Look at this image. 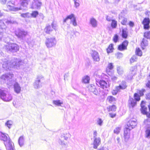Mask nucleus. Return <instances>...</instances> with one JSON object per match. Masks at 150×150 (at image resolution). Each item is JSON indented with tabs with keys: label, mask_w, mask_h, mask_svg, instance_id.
<instances>
[{
	"label": "nucleus",
	"mask_w": 150,
	"mask_h": 150,
	"mask_svg": "<svg viewBox=\"0 0 150 150\" xmlns=\"http://www.w3.org/2000/svg\"><path fill=\"white\" fill-rule=\"evenodd\" d=\"M0 62L3 68L6 70H10L13 68L18 69H23L25 65L23 61L15 58L9 60L3 57L0 58Z\"/></svg>",
	"instance_id": "nucleus-1"
},
{
	"label": "nucleus",
	"mask_w": 150,
	"mask_h": 150,
	"mask_svg": "<svg viewBox=\"0 0 150 150\" xmlns=\"http://www.w3.org/2000/svg\"><path fill=\"white\" fill-rule=\"evenodd\" d=\"M137 124L135 119H131L127 123L124 130V138L125 141L127 142L130 138V131L135 128Z\"/></svg>",
	"instance_id": "nucleus-2"
},
{
	"label": "nucleus",
	"mask_w": 150,
	"mask_h": 150,
	"mask_svg": "<svg viewBox=\"0 0 150 150\" xmlns=\"http://www.w3.org/2000/svg\"><path fill=\"white\" fill-rule=\"evenodd\" d=\"M30 0H20L21 6L19 7H14L11 1H9L7 3V6L9 10L16 11L21 10L25 9L22 7L26 8Z\"/></svg>",
	"instance_id": "nucleus-3"
},
{
	"label": "nucleus",
	"mask_w": 150,
	"mask_h": 150,
	"mask_svg": "<svg viewBox=\"0 0 150 150\" xmlns=\"http://www.w3.org/2000/svg\"><path fill=\"white\" fill-rule=\"evenodd\" d=\"M0 139L4 142L7 150H12L13 144L7 134L0 132Z\"/></svg>",
	"instance_id": "nucleus-4"
},
{
	"label": "nucleus",
	"mask_w": 150,
	"mask_h": 150,
	"mask_svg": "<svg viewBox=\"0 0 150 150\" xmlns=\"http://www.w3.org/2000/svg\"><path fill=\"white\" fill-rule=\"evenodd\" d=\"M0 97L3 101L9 102L12 99V96L11 93L6 89H0Z\"/></svg>",
	"instance_id": "nucleus-5"
},
{
	"label": "nucleus",
	"mask_w": 150,
	"mask_h": 150,
	"mask_svg": "<svg viewBox=\"0 0 150 150\" xmlns=\"http://www.w3.org/2000/svg\"><path fill=\"white\" fill-rule=\"evenodd\" d=\"M4 48L8 51L15 52L19 50V46L16 43H9L5 46Z\"/></svg>",
	"instance_id": "nucleus-6"
},
{
	"label": "nucleus",
	"mask_w": 150,
	"mask_h": 150,
	"mask_svg": "<svg viewBox=\"0 0 150 150\" xmlns=\"http://www.w3.org/2000/svg\"><path fill=\"white\" fill-rule=\"evenodd\" d=\"M13 76V75L9 73L3 74L1 77V79L2 81L6 82L7 84H11L12 81V78Z\"/></svg>",
	"instance_id": "nucleus-7"
},
{
	"label": "nucleus",
	"mask_w": 150,
	"mask_h": 150,
	"mask_svg": "<svg viewBox=\"0 0 150 150\" xmlns=\"http://www.w3.org/2000/svg\"><path fill=\"white\" fill-rule=\"evenodd\" d=\"M98 134L96 131H94L93 133V147L95 149H97L101 143L100 138L97 136Z\"/></svg>",
	"instance_id": "nucleus-8"
},
{
	"label": "nucleus",
	"mask_w": 150,
	"mask_h": 150,
	"mask_svg": "<svg viewBox=\"0 0 150 150\" xmlns=\"http://www.w3.org/2000/svg\"><path fill=\"white\" fill-rule=\"evenodd\" d=\"M56 43L55 38L54 37L47 38L46 40L45 44L48 48H50L54 46Z\"/></svg>",
	"instance_id": "nucleus-9"
},
{
	"label": "nucleus",
	"mask_w": 150,
	"mask_h": 150,
	"mask_svg": "<svg viewBox=\"0 0 150 150\" xmlns=\"http://www.w3.org/2000/svg\"><path fill=\"white\" fill-rule=\"evenodd\" d=\"M44 77L42 75L38 76L33 84L34 88L35 89L39 88L40 86V83L41 80L43 79Z\"/></svg>",
	"instance_id": "nucleus-10"
},
{
	"label": "nucleus",
	"mask_w": 150,
	"mask_h": 150,
	"mask_svg": "<svg viewBox=\"0 0 150 150\" xmlns=\"http://www.w3.org/2000/svg\"><path fill=\"white\" fill-rule=\"evenodd\" d=\"M27 34V32L23 30L19 29L16 33V36L20 38H22L23 37L25 36Z\"/></svg>",
	"instance_id": "nucleus-11"
},
{
	"label": "nucleus",
	"mask_w": 150,
	"mask_h": 150,
	"mask_svg": "<svg viewBox=\"0 0 150 150\" xmlns=\"http://www.w3.org/2000/svg\"><path fill=\"white\" fill-rule=\"evenodd\" d=\"M91 56L93 60L95 62H98L100 61V56L98 53L96 51H92Z\"/></svg>",
	"instance_id": "nucleus-12"
},
{
	"label": "nucleus",
	"mask_w": 150,
	"mask_h": 150,
	"mask_svg": "<svg viewBox=\"0 0 150 150\" xmlns=\"http://www.w3.org/2000/svg\"><path fill=\"white\" fill-rule=\"evenodd\" d=\"M42 5V3L38 0H34L31 5V8L33 9L38 8H40Z\"/></svg>",
	"instance_id": "nucleus-13"
},
{
	"label": "nucleus",
	"mask_w": 150,
	"mask_h": 150,
	"mask_svg": "<svg viewBox=\"0 0 150 150\" xmlns=\"http://www.w3.org/2000/svg\"><path fill=\"white\" fill-rule=\"evenodd\" d=\"M136 105V100L132 98H129L128 101V106L129 108H133Z\"/></svg>",
	"instance_id": "nucleus-14"
},
{
	"label": "nucleus",
	"mask_w": 150,
	"mask_h": 150,
	"mask_svg": "<svg viewBox=\"0 0 150 150\" xmlns=\"http://www.w3.org/2000/svg\"><path fill=\"white\" fill-rule=\"evenodd\" d=\"M55 26L53 23L52 24V25H49L47 26L44 29V31L47 34H50V33L53 30V29H55Z\"/></svg>",
	"instance_id": "nucleus-15"
},
{
	"label": "nucleus",
	"mask_w": 150,
	"mask_h": 150,
	"mask_svg": "<svg viewBox=\"0 0 150 150\" xmlns=\"http://www.w3.org/2000/svg\"><path fill=\"white\" fill-rule=\"evenodd\" d=\"M89 24L92 27L94 28L97 26L98 22L97 20L93 18H91L89 20Z\"/></svg>",
	"instance_id": "nucleus-16"
},
{
	"label": "nucleus",
	"mask_w": 150,
	"mask_h": 150,
	"mask_svg": "<svg viewBox=\"0 0 150 150\" xmlns=\"http://www.w3.org/2000/svg\"><path fill=\"white\" fill-rule=\"evenodd\" d=\"M150 23V21L149 18H145L142 24L144 25V28L145 29H148L149 28V25Z\"/></svg>",
	"instance_id": "nucleus-17"
},
{
	"label": "nucleus",
	"mask_w": 150,
	"mask_h": 150,
	"mask_svg": "<svg viewBox=\"0 0 150 150\" xmlns=\"http://www.w3.org/2000/svg\"><path fill=\"white\" fill-rule=\"evenodd\" d=\"M128 44V42L126 40L123 42L121 45H120L118 47L119 50L122 51L124 50L127 49V47Z\"/></svg>",
	"instance_id": "nucleus-18"
},
{
	"label": "nucleus",
	"mask_w": 150,
	"mask_h": 150,
	"mask_svg": "<svg viewBox=\"0 0 150 150\" xmlns=\"http://www.w3.org/2000/svg\"><path fill=\"white\" fill-rule=\"evenodd\" d=\"M118 89L120 90H123L125 89L127 87L126 82L125 81H122L121 83H119V86H117Z\"/></svg>",
	"instance_id": "nucleus-19"
},
{
	"label": "nucleus",
	"mask_w": 150,
	"mask_h": 150,
	"mask_svg": "<svg viewBox=\"0 0 150 150\" xmlns=\"http://www.w3.org/2000/svg\"><path fill=\"white\" fill-rule=\"evenodd\" d=\"M71 137V135L69 132H66L62 133L61 136V137L62 139H64L67 141L69 138H70Z\"/></svg>",
	"instance_id": "nucleus-20"
},
{
	"label": "nucleus",
	"mask_w": 150,
	"mask_h": 150,
	"mask_svg": "<svg viewBox=\"0 0 150 150\" xmlns=\"http://www.w3.org/2000/svg\"><path fill=\"white\" fill-rule=\"evenodd\" d=\"M98 83L100 86V87L103 89L106 88L108 85L107 83L105 81L100 80Z\"/></svg>",
	"instance_id": "nucleus-21"
},
{
	"label": "nucleus",
	"mask_w": 150,
	"mask_h": 150,
	"mask_svg": "<svg viewBox=\"0 0 150 150\" xmlns=\"http://www.w3.org/2000/svg\"><path fill=\"white\" fill-rule=\"evenodd\" d=\"M14 90L15 92L17 93H20L21 90V88L19 84L17 83H15L14 85Z\"/></svg>",
	"instance_id": "nucleus-22"
},
{
	"label": "nucleus",
	"mask_w": 150,
	"mask_h": 150,
	"mask_svg": "<svg viewBox=\"0 0 150 150\" xmlns=\"http://www.w3.org/2000/svg\"><path fill=\"white\" fill-rule=\"evenodd\" d=\"M24 143V137L23 136H21L18 140V143L21 147L23 146Z\"/></svg>",
	"instance_id": "nucleus-23"
},
{
	"label": "nucleus",
	"mask_w": 150,
	"mask_h": 150,
	"mask_svg": "<svg viewBox=\"0 0 150 150\" xmlns=\"http://www.w3.org/2000/svg\"><path fill=\"white\" fill-rule=\"evenodd\" d=\"M135 67H132L130 69L131 73V74L128 76V79L129 80L132 79L133 76L135 74V71H134Z\"/></svg>",
	"instance_id": "nucleus-24"
},
{
	"label": "nucleus",
	"mask_w": 150,
	"mask_h": 150,
	"mask_svg": "<svg viewBox=\"0 0 150 150\" xmlns=\"http://www.w3.org/2000/svg\"><path fill=\"white\" fill-rule=\"evenodd\" d=\"M148 42L147 40L144 38H143L141 43V46L143 49H144V47L148 45Z\"/></svg>",
	"instance_id": "nucleus-25"
},
{
	"label": "nucleus",
	"mask_w": 150,
	"mask_h": 150,
	"mask_svg": "<svg viewBox=\"0 0 150 150\" xmlns=\"http://www.w3.org/2000/svg\"><path fill=\"white\" fill-rule=\"evenodd\" d=\"M116 109V106L114 105L112 106H109L107 107V109L109 112L110 111L114 112L115 111Z\"/></svg>",
	"instance_id": "nucleus-26"
},
{
	"label": "nucleus",
	"mask_w": 150,
	"mask_h": 150,
	"mask_svg": "<svg viewBox=\"0 0 150 150\" xmlns=\"http://www.w3.org/2000/svg\"><path fill=\"white\" fill-rule=\"evenodd\" d=\"M144 103V101H142L141 106L142 107V112L144 114H146L147 113L146 110L147 108L146 107H145L143 106V103Z\"/></svg>",
	"instance_id": "nucleus-27"
},
{
	"label": "nucleus",
	"mask_w": 150,
	"mask_h": 150,
	"mask_svg": "<svg viewBox=\"0 0 150 150\" xmlns=\"http://www.w3.org/2000/svg\"><path fill=\"white\" fill-rule=\"evenodd\" d=\"M90 80V77L88 76H86L83 77L82 81L83 82L85 83H88Z\"/></svg>",
	"instance_id": "nucleus-28"
},
{
	"label": "nucleus",
	"mask_w": 150,
	"mask_h": 150,
	"mask_svg": "<svg viewBox=\"0 0 150 150\" xmlns=\"http://www.w3.org/2000/svg\"><path fill=\"white\" fill-rule=\"evenodd\" d=\"M3 20V19L0 20V28L2 29H5L6 28V25Z\"/></svg>",
	"instance_id": "nucleus-29"
},
{
	"label": "nucleus",
	"mask_w": 150,
	"mask_h": 150,
	"mask_svg": "<svg viewBox=\"0 0 150 150\" xmlns=\"http://www.w3.org/2000/svg\"><path fill=\"white\" fill-rule=\"evenodd\" d=\"M107 100L110 103H114L115 101V99L112 96H109L108 97Z\"/></svg>",
	"instance_id": "nucleus-30"
},
{
	"label": "nucleus",
	"mask_w": 150,
	"mask_h": 150,
	"mask_svg": "<svg viewBox=\"0 0 150 150\" xmlns=\"http://www.w3.org/2000/svg\"><path fill=\"white\" fill-rule=\"evenodd\" d=\"M113 50V45L111 44L109 46L108 48L107 49V51L108 53H109L112 52Z\"/></svg>",
	"instance_id": "nucleus-31"
},
{
	"label": "nucleus",
	"mask_w": 150,
	"mask_h": 150,
	"mask_svg": "<svg viewBox=\"0 0 150 150\" xmlns=\"http://www.w3.org/2000/svg\"><path fill=\"white\" fill-rule=\"evenodd\" d=\"M117 73L120 75L124 73L122 67H117Z\"/></svg>",
	"instance_id": "nucleus-32"
},
{
	"label": "nucleus",
	"mask_w": 150,
	"mask_h": 150,
	"mask_svg": "<svg viewBox=\"0 0 150 150\" xmlns=\"http://www.w3.org/2000/svg\"><path fill=\"white\" fill-rule=\"evenodd\" d=\"M71 23H72L73 25L76 26L77 25V23L76 22V20L75 17L74 15V17L72 18L71 20Z\"/></svg>",
	"instance_id": "nucleus-33"
},
{
	"label": "nucleus",
	"mask_w": 150,
	"mask_h": 150,
	"mask_svg": "<svg viewBox=\"0 0 150 150\" xmlns=\"http://www.w3.org/2000/svg\"><path fill=\"white\" fill-rule=\"evenodd\" d=\"M74 17V14H71V15L68 16H67V18L64 19L63 22L64 23H66L67 21L69 20L70 19L71 20L72 18Z\"/></svg>",
	"instance_id": "nucleus-34"
},
{
	"label": "nucleus",
	"mask_w": 150,
	"mask_h": 150,
	"mask_svg": "<svg viewBox=\"0 0 150 150\" xmlns=\"http://www.w3.org/2000/svg\"><path fill=\"white\" fill-rule=\"evenodd\" d=\"M145 136L146 137L149 138L150 137V127H148L146 131Z\"/></svg>",
	"instance_id": "nucleus-35"
},
{
	"label": "nucleus",
	"mask_w": 150,
	"mask_h": 150,
	"mask_svg": "<svg viewBox=\"0 0 150 150\" xmlns=\"http://www.w3.org/2000/svg\"><path fill=\"white\" fill-rule=\"evenodd\" d=\"M53 103L55 105L58 106H61V105L63 104V101L59 100H54Z\"/></svg>",
	"instance_id": "nucleus-36"
},
{
	"label": "nucleus",
	"mask_w": 150,
	"mask_h": 150,
	"mask_svg": "<svg viewBox=\"0 0 150 150\" xmlns=\"http://www.w3.org/2000/svg\"><path fill=\"white\" fill-rule=\"evenodd\" d=\"M137 57L136 55L133 56L130 59V62L131 63L137 61Z\"/></svg>",
	"instance_id": "nucleus-37"
},
{
	"label": "nucleus",
	"mask_w": 150,
	"mask_h": 150,
	"mask_svg": "<svg viewBox=\"0 0 150 150\" xmlns=\"http://www.w3.org/2000/svg\"><path fill=\"white\" fill-rule=\"evenodd\" d=\"M120 91L119 89H118L117 87L116 86L115 87V89L113 90L112 92V94L113 95H115L117 94V93L119 92Z\"/></svg>",
	"instance_id": "nucleus-38"
},
{
	"label": "nucleus",
	"mask_w": 150,
	"mask_h": 150,
	"mask_svg": "<svg viewBox=\"0 0 150 150\" xmlns=\"http://www.w3.org/2000/svg\"><path fill=\"white\" fill-rule=\"evenodd\" d=\"M136 54L139 56H141L142 55V53L139 48H137L136 49Z\"/></svg>",
	"instance_id": "nucleus-39"
},
{
	"label": "nucleus",
	"mask_w": 150,
	"mask_h": 150,
	"mask_svg": "<svg viewBox=\"0 0 150 150\" xmlns=\"http://www.w3.org/2000/svg\"><path fill=\"white\" fill-rule=\"evenodd\" d=\"M113 66L112 63H110L108 64L107 68L106 69V71L108 72H109L110 70H111L113 69Z\"/></svg>",
	"instance_id": "nucleus-40"
},
{
	"label": "nucleus",
	"mask_w": 150,
	"mask_h": 150,
	"mask_svg": "<svg viewBox=\"0 0 150 150\" xmlns=\"http://www.w3.org/2000/svg\"><path fill=\"white\" fill-rule=\"evenodd\" d=\"M121 129V127H118L115 128L114 130V133L116 134H119L120 132Z\"/></svg>",
	"instance_id": "nucleus-41"
},
{
	"label": "nucleus",
	"mask_w": 150,
	"mask_h": 150,
	"mask_svg": "<svg viewBox=\"0 0 150 150\" xmlns=\"http://www.w3.org/2000/svg\"><path fill=\"white\" fill-rule=\"evenodd\" d=\"M117 21L115 20H112V23H111V26L112 28H115L117 26Z\"/></svg>",
	"instance_id": "nucleus-42"
},
{
	"label": "nucleus",
	"mask_w": 150,
	"mask_h": 150,
	"mask_svg": "<svg viewBox=\"0 0 150 150\" xmlns=\"http://www.w3.org/2000/svg\"><path fill=\"white\" fill-rule=\"evenodd\" d=\"M103 120L100 118H99L97 120V125L100 126H102L103 124Z\"/></svg>",
	"instance_id": "nucleus-43"
},
{
	"label": "nucleus",
	"mask_w": 150,
	"mask_h": 150,
	"mask_svg": "<svg viewBox=\"0 0 150 150\" xmlns=\"http://www.w3.org/2000/svg\"><path fill=\"white\" fill-rule=\"evenodd\" d=\"M30 13L27 12L25 13H22L21 16L23 18H29L30 17Z\"/></svg>",
	"instance_id": "nucleus-44"
},
{
	"label": "nucleus",
	"mask_w": 150,
	"mask_h": 150,
	"mask_svg": "<svg viewBox=\"0 0 150 150\" xmlns=\"http://www.w3.org/2000/svg\"><path fill=\"white\" fill-rule=\"evenodd\" d=\"M13 124L11 120H8L5 123V125L9 128H10Z\"/></svg>",
	"instance_id": "nucleus-45"
},
{
	"label": "nucleus",
	"mask_w": 150,
	"mask_h": 150,
	"mask_svg": "<svg viewBox=\"0 0 150 150\" xmlns=\"http://www.w3.org/2000/svg\"><path fill=\"white\" fill-rule=\"evenodd\" d=\"M94 94L96 95H98L99 94L100 92V88H96V87L95 88V90L94 91V92L93 91L92 92Z\"/></svg>",
	"instance_id": "nucleus-46"
},
{
	"label": "nucleus",
	"mask_w": 150,
	"mask_h": 150,
	"mask_svg": "<svg viewBox=\"0 0 150 150\" xmlns=\"http://www.w3.org/2000/svg\"><path fill=\"white\" fill-rule=\"evenodd\" d=\"M30 14V16H31L33 18H35L38 15V12L36 11H34L32 12V13Z\"/></svg>",
	"instance_id": "nucleus-47"
},
{
	"label": "nucleus",
	"mask_w": 150,
	"mask_h": 150,
	"mask_svg": "<svg viewBox=\"0 0 150 150\" xmlns=\"http://www.w3.org/2000/svg\"><path fill=\"white\" fill-rule=\"evenodd\" d=\"M96 88V87L95 86L93 85H91L89 86V90L90 91L92 92L93 91L94 92Z\"/></svg>",
	"instance_id": "nucleus-48"
},
{
	"label": "nucleus",
	"mask_w": 150,
	"mask_h": 150,
	"mask_svg": "<svg viewBox=\"0 0 150 150\" xmlns=\"http://www.w3.org/2000/svg\"><path fill=\"white\" fill-rule=\"evenodd\" d=\"M144 37L147 39H150V31L146 32L144 33Z\"/></svg>",
	"instance_id": "nucleus-49"
},
{
	"label": "nucleus",
	"mask_w": 150,
	"mask_h": 150,
	"mask_svg": "<svg viewBox=\"0 0 150 150\" xmlns=\"http://www.w3.org/2000/svg\"><path fill=\"white\" fill-rule=\"evenodd\" d=\"M122 37L123 38H126L127 36V32L124 29L122 30Z\"/></svg>",
	"instance_id": "nucleus-50"
},
{
	"label": "nucleus",
	"mask_w": 150,
	"mask_h": 150,
	"mask_svg": "<svg viewBox=\"0 0 150 150\" xmlns=\"http://www.w3.org/2000/svg\"><path fill=\"white\" fill-rule=\"evenodd\" d=\"M134 96L135 99L136 101H139L140 100V96L138 94L135 93L134 94Z\"/></svg>",
	"instance_id": "nucleus-51"
},
{
	"label": "nucleus",
	"mask_w": 150,
	"mask_h": 150,
	"mask_svg": "<svg viewBox=\"0 0 150 150\" xmlns=\"http://www.w3.org/2000/svg\"><path fill=\"white\" fill-rule=\"evenodd\" d=\"M116 56L117 59H120L122 57L123 54L121 53L118 52L116 54Z\"/></svg>",
	"instance_id": "nucleus-52"
},
{
	"label": "nucleus",
	"mask_w": 150,
	"mask_h": 150,
	"mask_svg": "<svg viewBox=\"0 0 150 150\" xmlns=\"http://www.w3.org/2000/svg\"><path fill=\"white\" fill-rule=\"evenodd\" d=\"M118 39V36L117 35H115L113 37V40L114 42H116Z\"/></svg>",
	"instance_id": "nucleus-53"
},
{
	"label": "nucleus",
	"mask_w": 150,
	"mask_h": 150,
	"mask_svg": "<svg viewBox=\"0 0 150 150\" xmlns=\"http://www.w3.org/2000/svg\"><path fill=\"white\" fill-rule=\"evenodd\" d=\"M59 143L61 145L63 146H66L67 145V143H65L64 141H62L61 139L59 141Z\"/></svg>",
	"instance_id": "nucleus-54"
},
{
	"label": "nucleus",
	"mask_w": 150,
	"mask_h": 150,
	"mask_svg": "<svg viewBox=\"0 0 150 150\" xmlns=\"http://www.w3.org/2000/svg\"><path fill=\"white\" fill-rule=\"evenodd\" d=\"M127 19L126 18H124L122 21L121 23L122 25H125L127 23Z\"/></svg>",
	"instance_id": "nucleus-55"
},
{
	"label": "nucleus",
	"mask_w": 150,
	"mask_h": 150,
	"mask_svg": "<svg viewBox=\"0 0 150 150\" xmlns=\"http://www.w3.org/2000/svg\"><path fill=\"white\" fill-rule=\"evenodd\" d=\"M74 3L75 6L76 8H77L79 6L80 4L79 2L77 1V0H74Z\"/></svg>",
	"instance_id": "nucleus-56"
},
{
	"label": "nucleus",
	"mask_w": 150,
	"mask_h": 150,
	"mask_svg": "<svg viewBox=\"0 0 150 150\" xmlns=\"http://www.w3.org/2000/svg\"><path fill=\"white\" fill-rule=\"evenodd\" d=\"M145 90L144 89H142V90L139 91V93L140 96H142L144 95V92Z\"/></svg>",
	"instance_id": "nucleus-57"
},
{
	"label": "nucleus",
	"mask_w": 150,
	"mask_h": 150,
	"mask_svg": "<svg viewBox=\"0 0 150 150\" xmlns=\"http://www.w3.org/2000/svg\"><path fill=\"white\" fill-rule=\"evenodd\" d=\"M97 150H109L108 148L106 147H102L98 149Z\"/></svg>",
	"instance_id": "nucleus-58"
},
{
	"label": "nucleus",
	"mask_w": 150,
	"mask_h": 150,
	"mask_svg": "<svg viewBox=\"0 0 150 150\" xmlns=\"http://www.w3.org/2000/svg\"><path fill=\"white\" fill-rule=\"evenodd\" d=\"M7 1V0H0V3L2 4H5Z\"/></svg>",
	"instance_id": "nucleus-59"
},
{
	"label": "nucleus",
	"mask_w": 150,
	"mask_h": 150,
	"mask_svg": "<svg viewBox=\"0 0 150 150\" xmlns=\"http://www.w3.org/2000/svg\"><path fill=\"white\" fill-rule=\"evenodd\" d=\"M109 115L111 117L113 118L115 117L116 114H113L112 113H110Z\"/></svg>",
	"instance_id": "nucleus-60"
},
{
	"label": "nucleus",
	"mask_w": 150,
	"mask_h": 150,
	"mask_svg": "<svg viewBox=\"0 0 150 150\" xmlns=\"http://www.w3.org/2000/svg\"><path fill=\"white\" fill-rule=\"evenodd\" d=\"M146 99L150 100V92L146 95Z\"/></svg>",
	"instance_id": "nucleus-61"
},
{
	"label": "nucleus",
	"mask_w": 150,
	"mask_h": 150,
	"mask_svg": "<svg viewBox=\"0 0 150 150\" xmlns=\"http://www.w3.org/2000/svg\"><path fill=\"white\" fill-rule=\"evenodd\" d=\"M111 79L113 81H115L117 79V77L116 76H113L112 77Z\"/></svg>",
	"instance_id": "nucleus-62"
},
{
	"label": "nucleus",
	"mask_w": 150,
	"mask_h": 150,
	"mask_svg": "<svg viewBox=\"0 0 150 150\" xmlns=\"http://www.w3.org/2000/svg\"><path fill=\"white\" fill-rule=\"evenodd\" d=\"M106 20L108 21H112V20L110 17L108 16H107L106 17Z\"/></svg>",
	"instance_id": "nucleus-63"
},
{
	"label": "nucleus",
	"mask_w": 150,
	"mask_h": 150,
	"mask_svg": "<svg viewBox=\"0 0 150 150\" xmlns=\"http://www.w3.org/2000/svg\"><path fill=\"white\" fill-rule=\"evenodd\" d=\"M146 86L150 88V80L149 81L148 83H147L146 84Z\"/></svg>",
	"instance_id": "nucleus-64"
}]
</instances>
